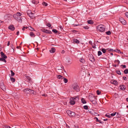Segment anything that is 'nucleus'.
Wrapping results in <instances>:
<instances>
[{
  "mask_svg": "<svg viewBox=\"0 0 128 128\" xmlns=\"http://www.w3.org/2000/svg\"><path fill=\"white\" fill-rule=\"evenodd\" d=\"M22 14L20 12H17L16 14H14L13 16L14 18L19 22H22V17L20 16Z\"/></svg>",
  "mask_w": 128,
  "mask_h": 128,
  "instance_id": "1",
  "label": "nucleus"
},
{
  "mask_svg": "<svg viewBox=\"0 0 128 128\" xmlns=\"http://www.w3.org/2000/svg\"><path fill=\"white\" fill-rule=\"evenodd\" d=\"M104 26L102 25H99L97 26V30L100 32H103L104 30Z\"/></svg>",
  "mask_w": 128,
  "mask_h": 128,
  "instance_id": "2",
  "label": "nucleus"
},
{
  "mask_svg": "<svg viewBox=\"0 0 128 128\" xmlns=\"http://www.w3.org/2000/svg\"><path fill=\"white\" fill-rule=\"evenodd\" d=\"M72 87L74 90H75L76 92H78L80 90L79 86L76 84H74L73 85Z\"/></svg>",
  "mask_w": 128,
  "mask_h": 128,
  "instance_id": "3",
  "label": "nucleus"
},
{
  "mask_svg": "<svg viewBox=\"0 0 128 128\" xmlns=\"http://www.w3.org/2000/svg\"><path fill=\"white\" fill-rule=\"evenodd\" d=\"M119 21L122 24L125 25L126 23V21L122 18H120L119 19Z\"/></svg>",
  "mask_w": 128,
  "mask_h": 128,
  "instance_id": "4",
  "label": "nucleus"
},
{
  "mask_svg": "<svg viewBox=\"0 0 128 128\" xmlns=\"http://www.w3.org/2000/svg\"><path fill=\"white\" fill-rule=\"evenodd\" d=\"M42 31L48 34H51L52 32L50 31L49 30L45 29H43L42 30Z\"/></svg>",
  "mask_w": 128,
  "mask_h": 128,
  "instance_id": "5",
  "label": "nucleus"
},
{
  "mask_svg": "<svg viewBox=\"0 0 128 128\" xmlns=\"http://www.w3.org/2000/svg\"><path fill=\"white\" fill-rule=\"evenodd\" d=\"M30 90H31L28 88H27L24 89V90L23 91L25 93L28 94L30 92Z\"/></svg>",
  "mask_w": 128,
  "mask_h": 128,
  "instance_id": "6",
  "label": "nucleus"
},
{
  "mask_svg": "<svg viewBox=\"0 0 128 128\" xmlns=\"http://www.w3.org/2000/svg\"><path fill=\"white\" fill-rule=\"evenodd\" d=\"M70 103L71 105H74L75 104V101L73 98H71L70 99Z\"/></svg>",
  "mask_w": 128,
  "mask_h": 128,
  "instance_id": "7",
  "label": "nucleus"
},
{
  "mask_svg": "<svg viewBox=\"0 0 128 128\" xmlns=\"http://www.w3.org/2000/svg\"><path fill=\"white\" fill-rule=\"evenodd\" d=\"M0 88L4 91L6 90V87L4 84L2 83H0Z\"/></svg>",
  "mask_w": 128,
  "mask_h": 128,
  "instance_id": "8",
  "label": "nucleus"
},
{
  "mask_svg": "<svg viewBox=\"0 0 128 128\" xmlns=\"http://www.w3.org/2000/svg\"><path fill=\"white\" fill-rule=\"evenodd\" d=\"M0 54L1 56V57H2V58L5 59L6 58H7V56L4 54L3 52H0Z\"/></svg>",
  "mask_w": 128,
  "mask_h": 128,
  "instance_id": "9",
  "label": "nucleus"
},
{
  "mask_svg": "<svg viewBox=\"0 0 128 128\" xmlns=\"http://www.w3.org/2000/svg\"><path fill=\"white\" fill-rule=\"evenodd\" d=\"M8 28L12 31H14V27L12 25H10L8 27Z\"/></svg>",
  "mask_w": 128,
  "mask_h": 128,
  "instance_id": "10",
  "label": "nucleus"
},
{
  "mask_svg": "<svg viewBox=\"0 0 128 128\" xmlns=\"http://www.w3.org/2000/svg\"><path fill=\"white\" fill-rule=\"evenodd\" d=\"M73 98L74 99L75 101H78L79 100V96H74Z\"/></svg>",
  "mask_w": 128,
  "mask_h": 128,
  "instance_id": "11",
  "label": "nucleus"
},
{
  "mask_svg": "<svg viewBox=\"0 0 128 128\" xmlns=\"http://www.w3.org/2000/svg\"><path fill=\"white\" fill-rule=\"evenodd\" d=\"M120 88L121 90H124L126 89V87L125 85H122V86H120Z\"/></svg>",
  "mask_w": 128,
  "mask_h": 128,
  "instance_id": "12",
  "label": "nucleus"
},
{
  "mask_svg": "<svg viewBox=\"0 0 128 128\" xmlns=\"http://www.w3.org/2000/svg\"><path fill=\"white\" fill-rule=\"evenodd\" d=\"M55 50H56L55 48L52 47L50 50V52L51 53H54L55 52Z\"/></svg>",
  "mask_w": 128,
  "mask_h": 128,
  "instance_id": "13",
  "label": "nucleus"
},
{
  "mask_svg": "<svg viewBox=\"0 0 128 128\" xmlns=\"http://www.w3.org/2000/svg\"><path fill=\"white\" fill-rule=\"evenodd\" d=\"M105 116L108 118H110L112 116V113L110 114L109 113H107L106 114Z\"/></svg>",
  "mask_w": 128,
  "mask_h": 128,
  "instance_id": "14",
  "label": "nucleus"
},
{
  "mask_svg": "<svg viewBox=\"0 0 128 128\" xmlns=\"http://www.w3.org/2000/svg\"><path fill=\"white\" fill-rule=\"evenodd\" d=\"M118 84V82L117 81L115 80H112V84L116 86Z\"/></svg>",
  "mask_w": 128,
  "mask_h": 128,
  "instance_id": "15",
  "label": "nucleus"
},
{
  "mask_svg": "<svg viewBox=\"0 0 128 128\" xmlns=\"http://www.w3.org/2000/svg\"><path fill=\"white\" fill-rule=\"evenodd\" d=\"M72 112L69 110H68L66 111V112L70 116V115Z\"/></svg>",
  "mask_w": 128,
  "mask_h": 128,
  "instance_id": "16",
  "label": "nucleus"
},
{
  "mask_svg": "<svg viewBox=\"0 0 128 128\" xmlns=\"http://www.w3.org/2000/svg\"><path fill=\"white\" fill-rule=\"evenodd\" d=\"M115 62L117 64L115 65L114 66L115 67H116L118 66V64L120 63V61L118 60H117L115 61Z\"/></svg>",
  "mask_w": 128,
  "mask_h": 128,
  "instance_id": "17",
  "label": "nucleus"
},
{
  "mask_svg": "<svg viewBox=\"0 0 128 128\" xmlns=\"http://www.w3.org/2000/svg\"><path fill=\"white\" fill-rule=\"evenodd\" d=\"M81 102L83 104H86V101L83 98H82L81 99Z\"/></svg>",
  "mask_w": 128,
  "mask_h": 128,
  "instance_id": "18",
  "label": "nucleus"
},
{
  "mask_svg": "<svg viewBox=\"0 0 128 128\" xmlns=\"http://www.w3.org/2000/svg\"><path fill=\"white\" fill-rule=\"evenodd\" d=\"M73 42L74 43L76 44H79L80 42L79 40L76 39H74Z\"/></svg>",
  "mask_w": 128,
  "mask_h": 128,
  "instance_id": "19",
  "label": "nucleus"
},
{
  "mask_svg": "<svg viewBox=\"0 0 128 128\" xmlns=\"http://www.w3.org/2000/svg\"><path fill=\"white\" fill-rule=\"evenodd\" d=\"M28 16L32 19L34 17V14L32 12Z\"/></svg>",
  "mask_w": 128,
  "mask_h": 128,
  "instance_id": "20",
  "label": "nucleus"
},
{
  "mask_svg": "<svg viewBox=\"0 0 128 128\" xmlns=\"http://www.w3.org/2000/svg\"><path fill=\"white\" fill-rule=\"evenodd\" d=\"M76 115L75 113L74 112H72L70 116L72 117H74Z\"/></svg>",
  "mask_w": 128,
  "mask_h": 128,
  "instance_id": "21",
  "label": "nucleus"
},
{
  "mask_svg": "<svg viewBox=\"0 0 128 128\" xmlns=\"http://www.w3.org/2000/svg\"><path fill=\"white\" fill-rule=\"evenodd\" d=\"M30 36L31 37H34L35 36L34 34L33 33V32H30Z\"/></svg>",
  "mask_w": 128,
  "mask_h": 128,
  "instance_id": "22",
  "label": "nucleus"
},
{
  "mask_svg": "<svg viewBox=\"0 0 128 128\" xmlns=\"http://www.w3.org/2000/svg\"><path fill=\"white\" fill-rule=\"evenodd\" d=\"M95 98L94 97H90L89 98L91 102H92L95 99Z\"/></svg>",
  "mask_w": 128,
  "mask_h": 128,
  "instance_id": "23",
  "label": "nucleus"
},
{
  "mask_svg": "<svg viewBox=\"0 0 128 128\" xmlns=\"http://www.w3.org/2000/svg\"><path fill=\"white\" fill-rule=\"evenodd\" d=\"M88 23V24H93V22L92 20H89L87 21Z\"/></svg>",
  "mask_w": 128,
  "mask_h": 128,
  "instance_id": "24",
  "label": "nucleus"
},
{
  "mask_svg": "<svg viewBox=\"0 0 128 128\" xmlns=\"http://www.w3.org/2000/svg\"><path fill=\"white\" fill-rule=\"evenodd\" d=\"M57 78L58 79H62V78H63V76L60 75H57L56 76Z\"/></svg>",
  "mask_w": 128,
  "mask_h": 128,
  "instance_id": "25",
  "label": "nucleus"
},
{
  "mask_svg": "<svg viewBox=\"0 0 128 128\" xmlns=\"http://www.w3.org/2000/svg\"><path fill=\"white\" fill-rule=\"evenodd\" d=\"M62 79H63V81L65 83H66L68 82V80L66 78H62Z\"/></svg>",
  "mask_w": 128,
  "mask_h": 128,
  "instance_id": "26",
  "label": "nucleus"
},
{
  "mask_svg": "<svg viewBox=\"0 0 128 128\" xmlns=\"http://www.w3.org/2000/svg\"><path fill=\"white\" fill-rule=\"evenodd\" d=\"M80 62L84 63L85 62V60L84 59H83L82 58H81L80 60Z\"/></svg>",
  "mask_w": 128,
  "mask_h": 128,
  "instance_id": "27",
  "label": "nucleus"
},
{
  "mask_svg": "<svg viewBox=\"0 0 128 128\" xmlns=\"http://www.w3.org/2000/svg\"><path fill=\"white\" fill-rule=\"evenodd\" d=\"M95 118L96 119V122H98L100 123L101 124H102L103 122H101L100 120H99L96 117Z\"/></svg>",
  "mask_w": 128,
  "mask_h": 128,
  "instance_id": "28",
  "label": "nucleus"
},
{
  "mask_svg": "<svg viewBox=\"0 0 128 128\" xmlns=\"http://www.w3.org/2000/svg\"><path fill=\"white\" fill-rule=\"evenodd\" d=\"M0 61H2L3 62H6V60H5L4 58H0Z\"/></svg>",
  "mask_w": 128,
  "mask_h": 128,
  "instance_id": "29",
  "label": "nucleus"
},
{
  "mask_svg": "<svg viewBox=\"0 0 128 128\" xmlns=\"http://www.w3.org/2000/svg\"><path fill=\"white\" fill-rule=\"evenodd\" d=\"M28 28L29 30H30L33 31H34V29L33 28H32L30 26H29L28 27Z\"/></svg>",
  "mask_w": 128,
  "mask_h": 128,
  "instance_id": "30",
  "label": "nucleus"
},
{
  "mask_svg": "<svg viewBox=\"0 0 128 128\" xmlns=\"http://www.w3.org/2000/svg\"><path fill=\"white\" fill-rule=\"evenodd\" d=\"M26 78L28 80L29 82H30L31 81V78H30L29 76H26Z\"/></svg>",
  "mask_w": 128,
  "mask_h": 128,
  "instance_id": "31",
  "label": "nucleus"
},
{
  "mask_svg": "<svg viewBox=\"0 0 128 128\" xmlns=\"http://www.w3.org/2000/svg\"><path fill=\"white\" fill-rule=\"evenodd\" d=\"M32 4H37L38 3V2L37 1L35 0H33L32 1Z\"/></svg>",
  "mask_w": 128,
  "mask_h": 128,
  "instance_id": "32",
  "label": "nucleus"
},
{
  "mask_svg": "<svg viewBox=\"0 0 128 128\" xmlns=\"http://www.w3.org/2000/svg\"><path fill=\"white\" fill-rule=\"evenodd\" d=\"M124 73L125 74H127L128 73V69H126L124 71Z\"/></svg>",
  "mask_w": 128,
  "mask_h": 128,
  "instance_id": "33",
  "label": "nucleus"
},
{
  "mask_svg": "<svg viewBox=\"0 0 128 128\" xmlns=\"http://www.w3.org/2000/svg\"><path fill=\"white\" fill-rule=\"evenodd\" d=\"M52 31L55 34H56L58 32V31L55 29H53L52 30Z\"/></svg>",
  "mask_w": 128,
  "mask_h": 128,
  "instance_id": "34",
  "label": "nucleus"
},
{
  "mask_svg": "<svg viewBox=\"0 0 128 128\" xmlns=\"http://www.w3.org/2000/svg\"><path fill=\"white\" fill-rule=\"evenodd\" d=\"M10 80L12 82H14L15 81V79L13 78H10Z\"/></svg>",
  "mask_w": 128,
  "mask_h": 128,
  "instance_id": "35",
  "label": "nucleus"
},
{
  "mask_svg": "<svg viewBox=\"0 0 128 128\" xmlns=\"http://www.w3.org/2000/svg\"><path fill=\"white\" fill-rule=\"evenodd\" d=\"M106 34L108 35H110L111 34V32L110 31H108V32H106Z\"/></svg>",
  "mask_w": 128,
  "mask_h": 128,
  "instance_id": "36",
  "label": "nucleus"
},
{
  "mask_svg": "<svg viewBox=\"0 0 128 128\" xmlns=\"http://www.w3.org/2000/svg\"><path fill=\"white\" fill-rule=\"evenodd\" d=\"M42 4L43 5L45 6H46L48 5L47 4L44 2H43Z\"/></svg>",
  "mask_w": 128,
  "mask_h": 128,
  "instance_id": "37",
  "label": "nucleus"
},
{
  "mask_svg": "<svg viewBox=\"0 0 128 128\" xmlns=\"http://www.w3.org/2000/svg\"><path fill=\"white\" fill-rule=\"evenodd\" d=\"M116 73L119 75H120L121 74V73H120V70L119 71H116Z\"/></svg>",
  "mask_w": 128,
  "mask_h": 128,
  "instance_id": "38",
  "label": "nucleus"
},
{
  "mask_svg": "<svg viewBox=\"0 0 128 128\" xmlns=\"http://www.w3.org/2000/svg\"><path fill=\"white\" fill-rule=\"evenodd\" d=\"M84 108L85 110H88V106L86 105L84 106Z\"/></svg>",
  "mask_w": 128,
  "mask_h": 128,
  "instance_id": "39",
  "label": "nucleus"
},
{
  "mask_svg": "<svg viewBox=\"0 0 128 128\" xmlns=\"http://www.w3.org/2000/svg\"><path fill=\"white\" fill-rule=\"evenodd\" d=\"M102 54V52L100 51H99L98 52V56H100Z\"/></svg>",
  "mask_w": 128,
  "mask_h": 128,
  "instance_id": "40",
  "label": "nucleus"
},
{
  "mask_svg": "<svg viewBox=\"0 0 128 128\" xmlns=\"http://www.w3.org/2000/svg\"><path fill=\"white\" fill-rule=\"evenodd\" d=\"M32 12L30 10H28L27 12V14L28 15L30 14Z\"/></svg>",
  "mask_w": 128,
  "mask_h": 128,
  "instance_id": "41",
  "label": "nucleus"
},
{
  "mask_svg": "<svg viewBox=\"0 0 128 128\" xmlns=\"http://www.w3.org/2000/svg\"><path fill=\"white\" fill-rule=\"evenodd\" d=\"M10 72L11 73V76H14V73L13 72L12 70H11Z\"/></svg>",
  "mask_w": 128,
  "mask_h": 128,
  "instance_id": "42",
  "label": "nucleus"
},
{
  "mask_svg": "<svg viewBox=\"0 0 128 128\" xmlns=\"http://www.w3.org/2000/svg\"><path fill=\"white\" fill-rule=\"evenodd\" d=\"M96 93H97V94L98 95H100V93H101V92L100 91H99V90H97V91H96Z\"/></svg>",
  "mask_w": 128,
  "mask_h": 128,
  "instance_id": "43",
  "label": "nucleus"
},
{
  "mask_svg": "<svg viewBox=\"0 0 128 128\" xmlns=\"http://www.w3.org/2000/svg\"><path fill=\"white\" fill-rule=\"evenodd\" d=\"M102 51L103 53H105L106 52V50L104 48H102Z\"/></svg>",
  "mask_w": 128,
  "mask_h": 128,
  "instance_id": "44",
  "label": "nucleus"
},
{
  "mask_svg": "<svg viewBox=\"0 0 128 128\" xmlns=\"http://www.w3.org/2000/svg\"><path fill=\"white\" fill-rule=\"evenodd\" d=\"M118 95L116 93H115L114 95V97L115 98H116L118 97Z\"/></svg>",
  "mask_w": 128,
  "mask_h": 128,
  "instance_id": "45",
  "label": "nucleus"
},
{
  "mask_svg": "<svg viewBox=\"0 0 128 128\" xmlns=\"http://www.w3.org/2000/svg\"><path fill=\"white\" fill-rule=\"evenodd\" d=\"M114 51L118 53H119L120 52V50H118L117 49H115V50H114Z\"/></svg>",
  "mask_w": 128,
  "mask_h": 128,
  "instance_id": "46",
  "label": "nucleus"
},
{
  "mask_svg": "<svg viewBox=\"0 0 128 128\" xmlns=\"http://www.w3.org/2000/svg\"><path fill=\"white\" fill-rule=\"evenodd\" d=\"M46 25L49 27H50L51 26V24L49 23H48Z\"/></svg>",
  "mask_w": 128,
  "mask_h": 128,
  "instance_id": "47",
  "label": "nucleus"
},
{
  "mask_svg": "<svg viewBox=\"0 0 128 128\" xmlns=\"http://www.w3.org/2000/svg\"><path fill=\"white\" fill-rule=\"evenodd\" d=\"M83 28L85 29H88L89 27L88 26H83Z\"/></svg>",
  "mask_w": 128,
  "mask_h": 128,
  "instance_id": "48",
  "label": "nucleus"
},
{
  "mask_svg": "<svg viewBox=\"0 0 128 128\" xmlns=\"http://www.w3.org/2000/svg\"><path fill=\"white\" fill-rule=\"evenodd\" d=\"M28 28V27L27 26H26V27L24 26L23 27V28H22V29L23 30H25V28L27 29Z\"/></svg>",
  "mask_w": 128,
  "mask_h": 128,
  "instance_id": "49",
  "label": "nucleus"
},
{
  "mask_svg": "<svg viewBox=\"0 0 128 128\" xmlns=\"http://www.w3.org/2000/svg\"><path fill=\"white\" fill-rule=\"evenodd\" d=\"M4 128H11L10 126H4Z\"/></svg>",
  "mask_w": 128,
  "mask_h": 128,
  "instance_id": "50",
  "label": "nucleus"
},
{
  "mask_svg": "<svg viewBox=\"0 0 128 128\" xmlns=\"http://www.w3.org/2000/svg\"><path fill=\"white\" fill-rule=\"evenodd\" d=\"M30 92H33V93H32L34 94H35L36 92H34V90H30Z\"/></svg>",
  "mask_w": 128,
  "mask_h": 128,
  "instance_id": "51",
  "label": "nucleus"
},
{
  "mask_svg": "<svg viewBox=\"0 0 128 128\" xmlns=\"http://www.w3.org/2000/svg\"><path fill=\"white\" fill-rule=\"evenodd\" d=\"M92 103L94 104H96V101L95 100H93V101H92Z\"/></svg>",
  "mask_w": 128,
  "mask_h": 128,
  "instance_id": "52",
  "label": "nucleus"
},
{
  "mask_svg": "<svg viewBox=\"0 0 128 128\" xmlns=\"http://www.w3.org/2000/svg\"><path fill=\"white\" fill-rule=\"evenodd\" d=\"M121 66L123 67V68H126V66L125 65H122Z\"/></svg>",
  "mask_w": 128,
  "mask_h": 128,
  "instance_id": "53",
  "label": "nucleus"
},
{
  "mask_svg": "<svg viewBox=\"0 0 128 128\" xmlns=\"http://www.w3.org/2000/svg\"><path fill=\"white\" fill-rule=\"evenodd\" d=\"M92 58L91 59V60H90L92 61V60H94V58L93 57V56L92 55Z\"/></svg>",
  "mask_w": 128,
  "mask_h": 128,
  "instance_id": "54",
  "label": "nucleus"
},
{
  "mask_svg": "<svg viewBox=\"0 0 128 128\" xmlns=\"http://www.w3.org/2000/svg\"><path fill=\"white\" fill-rule=\"evenodd\" d=\"M125 14L126 16L128 18V12H126L125 13Z\"/></svg>",
  "mask_w": 128,
  "mask_h": 128,
  "instance_id": "55",
  "label": "nucleus"
},
{
  "mask_svg": "<svg viewBox=\"0 0 128 128\" xmlns=\"http://www.w3.org/2000/svg\"><path fill=\"white\" fill-rule=\"evenodd\" d=\"M76 116L78 118H79L80 117V115H78V114H76Z\"/></svg>",
  "mask_w": 128,
  "mask_h": 128,
  "instance_id": "56",
  "label": "nucleus"
},
{
  "mask_svg": "<svg viewBox=\"0 0 128 128\" xmlns=\"http://www.w3.org/2000/svg\"><path fill=\"white\" fill-rule=\"evenodd\" d=\"M116 112H115L114 113H112V116H114L115 115H116Z\"/></svg>",
  "mask_w": 128,
  "mask_h": 128,
  "instance_id": "57",
  "label": "nucleus"
},
{
  "mask_svg": "<svg viewBox=\"0 0 128 128\" xmlns=\"http://www.w3.org/2000/svg\"><path fill=\"white\" fill-rule=\"evenodd\" d=\"M60 29L61 30H63V28H62V26H60Z\"/></svg>",
  "mask_w": 128,
  "mask_h": 128,
  "instance_id": "58",
  "label": "nucleus"
},
{
  "mask_svg": "<svg viewBox=\"0 0 128 128\" xmlns=\"http://www.w3.org/2000/svg\"><path fill=\"white\" fill-rule=\"evenodd\" d=\"M89 43L90 44H92V42L91 41H90L89 42Z\"/></svg>",
  "mask_w": 128,
  "mask_h": 128,
  "instance_id": "59",
  "label": "nucleus"
},
{
  "mask_svg": "<svg viewBox=\"0 0 128 128\" xmlns=\"http://www.w3.org/2000/svg\"><path fill=\"white\" fill-rule=\"evenodd\" d=\"M74 128H78V126H74Z\"/></svg>",
  "mask_w": 128,
  "mask_h": 128,
  "instance_id": "60",
  "label": "nucleus"
},
{
  "mask_svg": "<svg viewBox=\"0 0 128 128\" xmlns=\"http://www.w3.org/2000/svg\"><path fill=\"white\" fill-rule=\"evenodd\" d=\"M67 62L68 63H70V64L72 63V62H71L70 60H68Z\"/></svg>",
  "mask_w": 128,
  "mask_h": 128,
  "instance_id": "61",
  "label": "nucleus"
},
{
  "mask_svg": "<svg viewBox=\"0 0 128 128\" xmlns=\"http://www.w3.org/2000/svg\"><path fill=\"white\" fill-rule=\"evenodd\" d=\"M64 52H65V51L64 50H62L61 52V53H62L63 54V53H64Z\"/></svg>",
  "mask_w": 128,
  "mask_h": 128,
  "instance_id": "62",
  "label": "nucleus"
},
{
  "mask_svg": "<svg viewBox=\"0 0 128 128\" xmlns=\"http://www.w3.org/2000/svg\"><path fill=\"white\" fill-rule=\"evenodd\" d=\"M10 42H9H9H8V46H9V45H10Z\"/></svg>",
  "mask_w": 128,
  "mask_h": 128,
  "instance_id": "63",
  "label": "nucleus"
},
{
  "mask_svg": "<svg viewBox=\"0 0 128 128\" xmlns=\"http://www.w3.org/2000/svg\"><path fill=\"white\" fill-rule=\"evenodd\" d=\"M19 31H18L17 32V33H16V34L17 35H18L19 34Z\"/></svg>",
  "mask_w": 128,
  "mask_h": 128,
  "instance_id": "64",
  "label": "nucleus"
}]
</instances>
